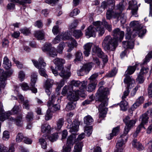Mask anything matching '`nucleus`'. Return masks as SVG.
<instances>
[{"instance_id":"obj_1","label":"nucleus","mask_w":152,"mask_h":152,"mask_svg":"<svg viewBox=\"0 0 152 152\" xmlns=\"http://www.w3.org/2000/svg\"><path fill=\"white\" fill-rule=\"evenodd\" d=\"M109 94L108 88L102 86L99 87L96 94V99L99 104L98 110L100 118H104L107 114V109L106 107L108 105L107 96Z\"/></svg>"},{"instance_id":"obj_2","label":"nucleus","mask_w":152,"mask_h":152,"mask_svg":"<svg viewBox=\"0 0 152 152\" xmlns=\"http://www.w3.org/2000/svg\"><path fill=\"white\" fill-rule=\"evenodd\" d=\"M102 23L99 21L93 22V25L89 26L85 31V34L89 37H95L96 32L99 36H102L104 33L105 30L102 26Z\"/></svg>"},{"instance_id":"obj_3","label":"nucleus","mask_w":152,"mask_h":152,"mask_svg":"<svg viewBox=\"0 0 152 152\" xmlns=\"http://www.w3.org/2000/svg\"><path fill=\"white\" fill-rule=\"evenodd\" d=\"M117 46V40L113 39L110 35L106 36L102 42V47L106 51H114Z\"/></svg>"},{"instance_id":"obj_4","label":"nucleus","mask_w":152,"mask_h":152,"mask_svg":"<svg viewBox=\"0 0 152 152\" xmlns=\"http://www.w3.org/2000/svg\"><path fill=\"white\" fill-rule=\"evenodd\" d=\"M53 62L56 66L58 70L61 72L59 74L60 76L64 78H68L70 76L69 74L64 69L63 65L65 63V60L57 58L53 60Z\"/></svg>"},{"instance_id":"obj_5","label":"nucleus","mask_w":152,"mask_h":152,"mask_svg":"<svg viewBox=\"0 0 152 152\" xmlns=\"http://www.w3.org/2000/svg\"><path fill=\"white\" fill-rule=\"evenodd\" d=\"M130 26L133 28V37L134 38L136 36L138 35L139 37H142L146 32V31L142 29V25L140 24L138 21H132L130 23Z\"/></svg>"},{"instance_id":"obj_6","label":"nucleus","mask_w":152,"mask_h":152,"mask_svg":"<svg viewBox=\"0 0 152 152\" xmlns=\"http://www.w3.org/2000/svg\"><path fill=\"white\" fill-rule=\"evenodd\" d=\"M59 35L61 39L63 40H68L71 41L70 42H67L68 44V46L69 48L67 50L68 52H71L74 47H76L77 46V42L68 33H62Z\"/></svg>"},{"instance_id":"obj_7","label":"nucleus","mask_w":152,"mask_h":152,"mask_svg":"<svg viewBox=\"0 0 152 152\" xmlns=\"http://www.w3.org/2000/svg\"><path fill=\"white\" fill-rule=\"evenodd\" d=\"M141 65L140 64H136L133 66H130L128 67L127 70L125 72L124 75L125 78L124 80V82L125 83L134 84L135 83L134 80L129 75L133 74L134 72L138 66Z\"/></svg>"},{"instance_id":"obj_8","label":"nucleus","mask_w":152,"mask_h":152,"mask_svg":"<svg viewBox=\"0 0 152 152\" xmlns=\"http://www.w3.org/2000/svg\"><path fill=\"white\" fill-rule=\"evenodd\" d=\"M32 61L34 66L39 69L40 74L47 78L48 75L46 74V71L44 69L46 64L44 62L43 59L42 58H39L38 60L39 62L33 60H32Z\"/></svg>"},{"instance_id":"obj_9","label":"nucleus","mask_w":152,"mask_h":152,"mask_svg":"<svg viewBox=\"0 0 152 152\" xmlns=\"http://www.w3.org/2000/svg\"><path fill=\"white\" fill-rule=\"evenodd\" d=\"M91 53L92 55H96L102 58L105 63H106L108 61L107 56L104 53L102 49L98 46H95L92 49Z\"/></svg>"},{"instance_id":"obj_10","label":"nucleus","mask_w":152,"mask_h":152,"mask_svg":"<svg viewBox=\"0 0 152 152\" xmlns=\"http://www.w3.org/2000/svg\"><path fill=\"white\" fill-rule=\"evenodd\" d=\"M75 135L73 133L70 135L67 139L66 146H64L62 152H70L72 147L75 142Z\"/></svg>"},{"instance_id":"obj_11","label":"nucleus","mask_w":152,"mask_h":152,"mask_svg":"<svg viewBox=\"0 0 152 152\" xmlns=\"http://www.w3.org/2000/svg\"><path fill=\"white\" fill-rule=\"evenodd\" d=\"M93 66L92 63H89L83 64L80 66V68L77 71V74L78 76H83L84 74H87L91 69Z\"/></svg>"},{"instance_id":"obj_12","label":"nucleus","mask_w":152,"mask_h":152,"mask_svg":"<svg viewBox=\"0 0 152 152\" xmlns=\"http://www.w3.org/2000/svg\"><path fill=\"white\" fill-rule=\"evenodd\" d=\"M127 138L126 134L124 133L121 136L119 140L116 143V149L114 151V152H123V146L127 141Z\"/></svg>"},{"instance_id":"obj_13","label":"nucleus","mask_w":152,"mask_h":152,"mask_svg":"<svg viewBox=\"0 0 152 152\" xmlns=\"http://www.w3.org/2000/svg\"><path fill=\"white\" fill-rule=\"evenodd\" d=\"M123 121L126 125L124 128V133L126 134L131 128L134 126L136 121L134 120H130L129 117L127 116L123 119Z\"/></svg>"},{"instance_id":"obj_14","label":"nucleus","mask_w":152,"mask_h":152,"mask_svg":"<svg viewBox=\"0 0 152 152\" xmlns=\"http://www.w3.org/2000/svg\"><path fill=\"white\" fill-rule=\"evenodd\" d=\"M13 72V71L11 69L4 72L3 69H0V75L2 74L0 77V81L1 82L0 86L1 87H4V86L6 84L4 82L7 80V77L11 75Z\"/></svg>"},{"instance_id":"obj_15","label":"nucleus","mask_w":152,"mask_h":152,"mask_svg":"<svg viewBox=\"0 0 152 152\" xmlns=\"http://www.w3.org/2000/svg\"><path fill=\"white\" fill-rule=\"evenodd\" d=\"M55 100V96L54 94H53L51 95V98H49V100L48 103V109L51 111H56L60 109V106L58 104H53Z\"/></svg>"},{"instance_id":"obj_16","label":"nucleus","mask_w":152,"mask_h":152,"mask_svg":"<svg viewBox=\"0 0 152 152\" xmlns=\"http://www.w3.org/2000/svg\"><path fill=\"white\" fill-rule=\"evenodd\" d=\"M113 35L114 37L113 38L116 39L117 42L118 40L121 42L124 38V31H121L119 28H117L113 31Z\"/></svg>"},{"instance_id":"obj_17","label":"nucleus","mask_w":152,"mask_h":152,"mask_svg":"<svg viewBox=\"0 0 152 152\" xmlns=\"http://www.w3.org/2000/svg\"><path fill=\"white\" fill-rule=\"evenodd\" d=\"M73 91V93L70 92V94L68 93L67 98L71 101L76 102L79 99V90L77 89Z\"/></svg>"},{"instance_id":"obj_18","label":"nucleus","mask_w":152,"mask_h":152,"mask_svg":"<svg viewBox=\"0 0 152 152\" xmlns=\"http://www.w3.org/2000/svg\"><path fill=\"white\" fill-rule=\"evenodd\" d=\"M37 73L35 72L33 73L31 75L30 89L34 93H36L37 92V89L35 87V84L37 80Z\"/></svg>"},{"instance_id":"obj_19","label":"nucleus","mask_w":152,"mask_h":152,"mask_svg":"<svg viewBox=\"0 0 152 152\" xmlns=\"http://www.w3.org/2000/svg\"><path fill=\"white\" fill-rule=\"evenodd\" d=\"M137 2L135 0H132L129 2V7L130 9L132 10V15H135V17L137 15V11L138 9V7L137 5Z\"/></svg>"},{"instance_id":"obj_20","label":"nucleus","mask_w":152,"mask_h":152,"mask_svg":"<svg viewBox=\"0 0 152 152\" xmlns=\"http://www.w3.org/2000/svg\"><path fill=\"white\" fill-rule=\"evenodd\" d=\"M20 111L19 107L18 105H15L12 109L11 111H9L6 112L5 114L6 117H5V120L8 118V116L11 115H14L17 114Z\"/></svg>"},{"instance_id":"obj_21","label":"nucleus","mask_w":152,"mask_h":152,"mask_svg":"<svg viewBox=\"0 0 152 152\" xmlns=\"http://www.w3.org/2000/svg\"><path fill=\"white\" fill-rule=\"evenodd\" d=\"M92 46V43H88L84 46V51L83 53L86 56H88L90 53L91 48Z\"/></svg>"},{"instance_id":"obj_22","label":"nucleus","mask_w":152,"mask_h":152,"mask_svg":"<svg viewBox=\"0 0 152 152\" xmlns=\"http://www.w3.org/2000/svg\"><path fill=\"white\" fill-rule=\"evenodd\" d=\"M149 114V112L147 111L142 115L140 118V119L141 120L140 124L144 125L148 122V119L149 118L148 117Z\"/></svg>"},{"instance_id":"obj_23","label":"nucleus","mask_w":152,"mask_h":152,"mask_svg":"<svg viewBox=\"0 0 152 152\" xmlns=\"http://www.w3.org/2000/svg\"><path fill=\"white\" fill-rule=\"evenodd\" d=\"M22 115H20L18 116L16 119L12 117L9 118V117L7 118L9 119L10 121L14 122L16 125L18 126H20L22 121Z\"/></svg>"},{"instance_id":"obj_24","label":"nucleus","mask_w":152,"mask_h":152,"mask_svg":"<svg viewBox=\"0 0 152 152\" xmlns=\"http://www.w3.org/2000/svg\"><path fill=\"white\" fill-rule=\"evenodd\" d=\"M132 144L133 146L136 148L138 150L140 151L144 149V148L142 144L139 142H137V140L136 139L133 140Z\"/></svg>"},{"instance_id":"obj_25","label":"nucleus","mask_w":152,"mask_h":152,"mask_svg":"<svg viewBox=\"0 0 152 152\" xmlns=\"http://www.w3.org/2000/svg\"><path fill=\"white\" fill-rule=\"evenodd\" d=\"M123 46L126 49H132L134 46V42L132 39L130 41H124L123 42Z\"/></svg>"},{"instance_id":"obj_26","label":"nucleus","mask_w":152,"mask_h":152,"mask_svg":"<svg viewBox=\"0 0 152 152\" xmlns=\"http://www.w3.org/2000/svg\"><path fill=\"white\" fill-rule=\"evenodd\" d=\"M119 126L114 128L112 130V133L110 134L109 136L107 137V138L109 140H110L114 136H116L119 132Z\"/></svg>"},{"instance_id":"obj_27","label":"nucleus","mask_w":152,"mask_h":152,"mask_svg":"<svg viewBox=\"0 0 152 152\" xmlns=\"http://www.w3.org/2000/svg\"><path fill=\"white\" fill-rule=\"evenodd\" d=\"M51 127L50 125L48 124H45L41 126L42 132L45 133V134L49 133L50 132Z\"/></svg>"},{"instance_id":"obj_28","label":"nucleus","mask_w":152,"mask_h":152,"mask_svg":"<svg viewBox=\"0 0 152 152\" xmlns=\"http://www.w3.org/2000/svg\"><path fill=\"white\" fill-rule=\"evenodd\" d=\"M64 123V118H59L56 121V129L57 130H60L63 125Z\"/></svg>"},{"instance_id":"obj_29","label":"nucleus","mask_w":152,"mask_h":152,"mask_svg":"<svg viewBox=\"0 0 152 152\" xmlns=\"http://www.w3.org/2000/svg\"><path fill=\"white\" fill-rule=\"evenodd\" d=\"M80 82L78 80H72L71 82V85L69 86V88H71L73 91H75L77 90L74 88L78 87L80 85Z\"/></svg>"},{"instance_id":"obj_30","label":"nucleus","mask_w":152,"mask_h":152,"mask_svg":"<svg viewBox=\"0 0 152 152\" xmlns=\"http://www.w3.org/2000/svg\"><path fill=\"white\" fill-rule=\"evenodd\" d=\"M75 58L74 60L75 63L81 61L83 59L82 53L80 51H77L75 54Z\"/></svg>"},{"instance_id":"obj_31","label":"nucleus","mask_w":152,"mask_h":152,"mask_svg":"<svg viewBox=\"0 0 152 152\" xmlns=\"http://www.w3.org/2000/svg\"><path fill=\"white\" fill-rule=\"evenodd\" d=\"M2 104L0 102V120L2 121H4L6 115H5L6 112H5L3 108Z\"/></svg>"},{"instance_id":"obj_32","label":"nucleus","mask_w":152,"mask_h":152,"mask_svg":"<svg viewBox=\"0 0 152 152\" xmlns=\"http://www.w3.org/2000/svg\"><path fill=\"white\" fill-rule=\"evenodd\" d=\"M3 66L4 68L8 69L11 66L10 62L9 61L8 58L6 57H5L4 58Z\"/></svg>"},{"instance_id":"obj_33","label":"nucleus","mask_w":152,"mask_h":152,"mask_svg":"<svg viewBox=\"0 0 152 152\" xmlns=\"http://www.w3.org/2000/svg\"><path fill=\"white\" fill-rule=\"evenodd\" d=\"M97 82H90L88 85L86 89L89 92H91L94 90L96 88Z\"/></svg>"},{"instance_id":"obj_34","label":"nucleus","mask_w":152,"mask_h":152,"mask_svg":"<svg viewBox=\"0 0 152 152\" xmlns=\"http://www.w3.org/2000/svg\"><path fill=\"white\" fill-rule=\"evenodd\" d=\"M126 83L127 84V86L126 88V90L124 91L123 96L122 97V99H124L126 97L128 96L129 91V89L132 87V85L134 84L132 83Z\"/></svg>"},{"instance_id":"obj_35","label":"nucleus","mask_w":152,"mask_h":152,"mask_svg":"<svg viewBox=\"0 0 152 152\" xmlns=\"http://www.w3.org/2000/svg\"><path fill=\"white\" fill-rule=\"evenodd\" d=\"M84 123L87 125H91L93 122V119L90 115H88L85 117L84 118Z\"/></svg>"},{"instance_id":"obj_36","label":"nucleus","mask_w":152,"mask_h":152,"mask_svg":"<svg viewBox=\"0 0 152 152\" xmlns=\"http://www.w3.org/2000/svg\"><path fill=\"white\" fill-rule=\"evenodd\" d=\"M83 144L82 142H78L74 146V152H80L82 150Z\"/></svg>"},{"instance_id":"obj_37","label":"nucleus","mask_w":152,"mask_h":152,"mask_svg":"<svg viewBox=\"0 0 152 152\" xmlns=\"http://www.w3.org/2000/svg\"><path fill=\"white\" fill-rule=\"evenodd\" d=\"M58 136L57 133H56L49 135L48 139L51 142L56 141L58 139Z\"/></svg>"},{"instance_id":"obj_38","label":"nucleus","mask_w":152,"mask_h":152,"mask_svg":"<svg viewBox=\"0 0 152 152\" xmlns=\"http://www.w3.org/2000/svg\"><path fill=\"white\" fill-rule=\"evenodd\" d=\"M92 126H86L85 127L84 132L86 136H90L92 132Z\"/></svg>"},{"instance_id":"obj_39","label":"nucleus","mask_w":152,"mask_h":152,"mask_svg":"<svg viewBox=\"0 0 152 152\" xmlns=\"http://www.w3.org/2000/svg\"><path fill=\"white\" fill-rule=\"evenodd\" d=\"M107 7V5L106 2L104 1L102 3L100 7H97L98 13H100L104 11Z\"/></svg>"},{"instance_id":"obj_40","label":"nucleus","mask_w":152,"mask_h":152,"mask_svg":"<svg viewBox=\"0 0 152 152\" xmlns=\"http://www.w3.org/2000/svg\"><path fill=\"white\" fill-rule=\"evenodd\" d=\"M79 124V123H77L76 124H72V126L70 127L69 131L71 132H73L78 131Z\"/></svg>"},{"instance_id":"obj_41","label":"nucleus","mask_w":152,"mask_h":152,"mask_svg":"<svg viewBox=\"0 0 152 152\" xmlns=\"http://www.w3.org/2000/svg\"><path fill=\"white\" fill-rule=\"evenodd\" d=\"M35 37L39 40H42L44 38V34L40 31H36L34 34Z\"/></svg>"},{"instance_id":"obj_42","label":"nucleus","mask_w":152,"mask_h":152,"mask_svg":"<svg viewBox=\"0 0 152 152\" xmlns=\"http://www.w3.org/2000/svg\"><path fill=\"white\" fill-rule=\"evenodd\" d=\"M127 102L125 101H122L120 104V107L121 109L124 111H126L127 109Z\"/></svg>"},{"instance_id":"obj_43","label":"nucleus","mask_w":152,"mask_h":152,"mask_svg":"<svg viewBox=\"0 0 152 152\" xmlns=\"http://www.w3.org/2000/svg\"><path fill=\"white\" fill-rule=\"evenodd\" d=\"M83 35V34L80 30H75L73 31V35L76 39H78Z\"/></svg>"},{"instance_id":"obj_44","label":"nucleus","mask_w":152,"mask_h":152,"mask_svg":"<svg viewBox=\"0 0 152 152\" xmlns=\"http://www.w3.org/2000/svg\"><path fill=\"white\" fill-rule=\"evenodd\" d=\"M65 46V43L64 42H62L60 43L58 46L57 52L60 54H61Z\"/></svg>"},{"instance_id":"obj_45","label":"nucleus","mask_w":152,"mask_h":152,"mask_svg":"<svg viewBox=\"0 0 152 152\" xmlns=\"http://www.w3.org/2000/svg\"><path fill=\"white\" fill-rule=\"evenodd\" d=\"M117 72V69L116 68H114L111 72L107 73L106 76L107 77H112L115 76Z\"/></svg>"},{"instance_id":"obj_46","label":"nucleus","mask_w":152,"mask_h":152,"mask_svg":"<svg viewBox=\"0 0 152 152\" xmlns=\"http://www.w3.org/2000/svg\"><path fill=\"white\" fill-rule=\"evenodd\" d=\"M75 106L76 105L75 104H74L72 102H70L66 105V109L67 111H69L74 109Z\"/></svg>"},{"instance_id":"obj_47","label":"nucleus","mask_w":152,"mask_h":152,"mask_svg":"<svg viewBox=\"0 0 152 152\" xmlns=\"http://www.w3.org/2000/svg\"><path fill=\"white\" fill-rule=\"evenodd\" d=\"M51 44L50 43H47L45 44L42 49L43 51H48L51 50Z\"/></svg>"},{"instance_id":"obj_48","label":"nucleus","mask_w":152,"mask_h":152,"mask_svg":"<svg viewBox=\"0 0 152 152\" xmlns=\"http://www.w3.org/2000/svg\"><path fill=\"white\" fill-rule=\"evenodd\" d=\"M102 23L105 28L108 30L110 32L112 30V26L110 24H108V23L105 20L103 21Z\"/></svg>"},{"instance_id":"obj_49","label":"nucleus","mask_w":152,"mask_h":152,"mask_svg":"<svg viewBox=\"0 0 152 152\" xmlns=\"http://www.w3.org/2000/svg\"><path fill=\"white\" fill-rule=\"evenodd\" d=\"M152 58V51H151L148 53V55L146 56L144 60L143 64H146L147 62H148Z\"/></svg>"},{"instance_id":"obj_50","label":"nucleus","mask_w":152,"mask_h":152,"mask_svg":"<svg viewBox=\"0 0 152 152\" xmlns=\"http://www.w3.org/2000/svg\"><path fill=\"white\" fill-rule=\"evenodd\" d=\"M98 75L99 74L98 73H95L93 74L89 79L90 80V82H96V79L98 76Z\"/></svg>"},{"instance_id":"obj_51","label":"nucleus","mask_w":152,"mask_h":152,"mask_svg":"<svg viewBox=\"0 0 152 152\" xmlns=\"http://www.w3.org/2000/svg\"><path fill=\"white\" fill-rule=\"evenodd\" d=\"M120 13H118L113 11L112 12V17L114 19H115L117 20H120Z\"/></svg>"},{"instance_id":"obj_52","label":"nucleus","mask_w":152,"mask_h":152,"mask_svg":"<svg viewBox=\"0 0 152 152\" xmlns=\"http://www.w3.org/2000/svg\"><path fill=\"white\" fill-rule=\"evenodd\" d=\"M136 80L139 83H143L144 81V75L140 73L136 79Z\"/></svg>"},{"instance_id":"obj_53","label":"nucleus","mask_w":152,"mask_h":152,"mask_svg":"<svg viewBox=\"0 0 152 152\" xmlns=\"http://www.w3.org/2000/svg\"><path fill=\"white\" fill-rule=\"evenodd\" d=\"M24 137L22 133H19L16 137V141L17 142H20L23 139H24Z\"/></svg>"},{"instance_id":"obj_54","label":"nucleus","mask_w":152,"mask_h":152,"mask_svg":"<svg viewBox=\"0 0 152 152\" xmlns=\"http://www.w3.org/2000/svg\"><path fill=\"white\" fill-rule=\"evenodd\" d=\"M39 142L41 145L42 148L45 149L47 147V144L45 140L42 138H40L39 140Z\"/></svg>"},{"instance_id":"obj_55","label":"nucleus","mask_w":152,"mask_h":152,"mask_svg":"<svg viewBox=\"0 0 152 152\" xmlns=\"http://www.w3.org/2000/svg\"><path fill=\"white\" fill-rule=\"evenodd\" d=\"M53 80L48 79L45 84V87L51 88L53 85Z\"/></svg>"},{"instance_id":"obj_56","label":"nucleus","mask_w":152,"mask_h":152,"mask_svg":"<svg viewBox=\"0 0 152 152\" xmlns=\"http://www.w3.org/2000/svg\"><path fill=\"white\" fill-rule=\"evenodd\" d=\"M25 74L23 71H20L18 73V78L21 81H23L24 79Z\"/></svg>"},{"instance_id":"obj_57","label":"nucleus","mask_w":152,"mask_h":152,"mask_svg":"<svg viewBox=\"0 0 152 152\" xmlns=\"http://www.w3.org/2000/svg\"><path fill=\"white\" fill-rule=\"evenodd\" d=\"M20 31L22 33L26 35H28L30 33V30L26 27L20 29Z\"/></svg>"},{"instance_id":"obj_58","label":"nucleus","mask_w":152,"mask_h":152,"mask_svg":"<svg viewBox=\"0 0 152 152\" xmlns=\"http://www.w3.org/2000/svg\"><path fill=\"white\" fill-rule=\"evenodd\" d=\"M10 137V134L9 132L7 131H4L3 133V139L6 140L8 139Z\"/></svg>"},{"instance_id":"obj_59","label":"nucleus","mask_w":152,"mask_h":152,"mask_svg":"<svg viewBox=\"0 0 152 152\" xmlns=\"http://www.w3.org/2000/svg\"><path fill=\"white\" fill-rule=\"evenodd\" d=\"M23 107L28 110L29 109L30 104L28 100H26L23 102Z\"/></svg>"},{"instance_id":"obj_60","label":"nucleus","mask_w":152,"mask_h":152,"mask_svg":"<svg viewBox=\"0 0 152 152\" xmlns=\"http://www.w3.org/2000/svg\"><path fill=\"white\" fill-rule=\"evenodd\" d=\"M80 12V10L78 9H75L70 13V16L71 17H74L77 15Z\"/></svg>"},{"instance_id":"obj_61","label":"nucleus","mask_w":152,"mask_h":152,"mask_svg":"<svg viewBox=\"0 0 152 152\" xmlns=\"http://www.w3.org/2000/svg\"><path fill=\"white\" fill-rule=\"evenodd\" d=\"M112 12H113V10H108L107 11L106 14L107 19L110 20L111 18H113Z\"/></svg>"},{"instance_id":"obj_62","label":"nucleus","mask_w":152,"mask_h":152,"mask_svg":"<svg viewBox=\"0 0 152 152\" xmlns=\"http://www.w3.org/2000/svg\"><path fill=\"white\" fill-rule=\"evenodd\" d=\"M149 71V69L148 67H142L140 73L144 76Z\"/></svg>"},{"instance_id":"obj_63","label":"nucleus","mask_w":152,"mask_h":152,"mask_svg":"<svg viewBox=\"0 0 152 152\" xmlns=\"http://www.w3.org/2000/svg\"><path fill=\"white\" fill-rule=\"evenodd\" d=\"M146 3H149L150 5V11L149 16H152V0H145Z\"/></svg>"},{"instance_id":"obj_64","label":"nucleus","mask_w":152,"mask_h":152,"mask_svg":"<svg viewBox=\"0 0 152 152\" xmlns=\"http://www.w3.org/2000/svg\"><path fill=\"white\" fill-rule=\"evenodd\" d=\"M148 94L149 97H152V83H151L148 86Z\"/></svg>"}]
</instances>
